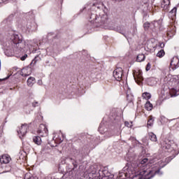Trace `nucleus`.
Segmentation results:
<instances>
[{
	"label": "nucleus",
	"instance_id": "a878e982",
	"mask_svg": "<svg viewBox=\"0 0 179 179\" xmlns=\"http://www.w3.org/2000/svg\"><path fill=\"white\" fill-rule=\"evenodd\" d=\"M155 120H153V117L152 116H149V120L148 121V127H152V125H153V122Z\"/></svg>",
	"mask_w": 179,
	"mask_h": 179
},
{
	"label": "nucleus",
	"instance_id": "f704fd0d",
	"mask_svg": "<svg viewBox=\"0 0 179 179\" xmlns=\"http://www.w3.org/2000/svg\"><path fill=\"white\" fill-rule=\"evenodd\" d=\"M21 75L22 76H29V74L24 73L23 71H22Z\"/></svg>",
	"mask_w": 179,
	"mask_h": 179
},
{
	"label": "nucleus",
	"instance_id": "79ce46f5",
	"mask_svg": "<svg viewBox=\"0 0 179 179\" xmlns=\"http://www.w3.org/2000/svg\"><path fill=\"white\" fill-rule=\"evenodd\" d=\"M159 173V171H155V173Z\"/></svg>",
	"mask_w": 179,
	"mask_h": 179
},
{
	"label": "nucleus",
	"instance_id": "dca6fc26",
	"mask_svg": "<svg viewBox=\"0 0 179 179\" xmlns=\"http://www.w3.org/2000/svg\"><path fill=\"white\" fill-rule=\"evenodd\" d=\"M33 142H34L36 145H41V142H42L41 137H40V136H34V137L33 138Z\"/></svg>",
	"mask_w": 179,
	"mask_h": 179
},
{
	"label": "nucleus",
	"instance_id": "39448f33",
	"mask_svg": "<svg viewBox=\"0 0 179 179\" xmlns=\"http://www.w3.org/2000/svg\"><path fill=\"white\" fill-rule=\"evenodd\" d=\"M37 132L40 136H47L48 135V129H47L45 124H41L39 125Z\"/></svg>",
	"mask_w": 179,
	"mask_h": 179
},
{
	"label": "nucleus",
	"instance_id": "1a4fd4ad",
	"mask_svg": "<svg viewBox=\"0 0 179 179\" xmlns=\"http://www.w3.org/2000/svg\"><path fill=\"white\" fill-rule=\"evenodd\" d=\"M134 78L135 81L140 85V83H142L143 82V76H142V72L138 71L134 73Z\"/></svg>",
	"mask_w": 179,
	"mask_h": 179
},
{
	"label": "nucleus",
	"instance_id": "4be33fe9",
	"mask_svg": "<svg viewBox=\"0 0 179 179\" xmlns=\"http://www.w3.org/2000/svg\"><path fill=\"white\" fill-rule=\"evenodd\" d=\"M148 162H149V159L148 158H144L141 161L140 164H138V167H141V166H146V164H148Z\"/></svg>",
	"mask_w": 179,
	"mask_h": 179
},
{
	"label": "nucleus",
	"instance_id": "a19ab883",
	"mask_svg": "<svg viewBox=\"0 0 179 179\" xmlns=\"http://www.w3.org/2000/svg\"><path fill=\"white\" fill-rule=\"evenodd\" d=\"M1 1H0V3L1 2H5V0H1Z\"/></svg>",
	"mask_w": 179,
	"mask_h": 179
},
{
	"label": "nucleus",
	"instance_id": "c03bdc74",
	"mask_svg": "<svg viewBox=\"0 0 179 179\" xmlns=\"http://www.w3.org/2000/svg\"><path fill=\"white\" fill-rule=\"evenodd\" d=\"M152 79L151 78H150L148 80H151Z\"/></svg>",
	"mask_w": 179,
	"mask_h": 179
},
{
	"label": "nucleus",
	"instance_id": "9d476101",
	"mask_svg": "<svg viewBox=\"0 0 179 179\" xmlns=\"http://www.w3.org/2000/svg\"><path fill=\"white\" fill-rule=\"evenodd\" d=\"M171 143H173V141L166 139L162 141L161 148L163 149V150H169V149L171 148Z\"/></svg>",
	"mask_w": 179,
	"mask_h": 179
},
{
	"label": "nucleus",
	"instance_id": "473e14b6",
	"mask_svg": "<svg viewBox=\"0 0 179 179\" xmlns=\"http://www.w3.org/2000/svg\"><path fill=\"white\" fill-rule=\"evenodd\" d=\"M124 124H125V127H127V128H131V127L132 126L131 125V124H129V122H125Z\"/></svg>",
	"mask_w": 179,
	"mask_h": 179
},
{
	"label": "nucleus",
	"instance_id": "a211bd4d",
	"mask_svg": "<svg viewBox=\"0 0 179 179\" xmlns=\"http://www.w3.org/2000/svg\"><path fill=\"white\" fill-rule=\"evenodd\" d=\"M36 82V78L34 77H29L27 80V85L28 86L31 87L33 85H34Z\"/></svg>",
	"mask_w": 179,
	"mask_h": 179
},
{
	"label": "nucleus",
	"instance_id": "f8f14e48",
	"mask_svg": "<svg viewBox=\"0 0 179 179\" xmlns=\"http://www.w3.org/2000/svg\"><path fill=\"white\" fill-rule=\"evenodd\" d=\"M143 27L145 30H148L149 27H151V29H155V27H157V22L154 21V22H152L151 23L147 22L144 23Z\"/></svg>",
	"mask_w": 179,
	"mask_h": 179
},
{
	"label": "nucleus",
	"instance_id": "a18cd8bd",
	"mask_svg": "<svg viewBox=\"0 0 179 179\" xmlns=\"http://www.w3.org/2000/svg\"><path fill=\"white\" fill-rule=\"evenodd\" d=\"M22 71H24V69H22Z\"/></svg>",
	"mask_w": 179,
	"mask_h": 179
},
{
	"label": "nucleus",
	"instance_id": "4468645a",
	"mask_svg": "<svg viewBox=\"0 0 179 179\" xmlns=\"http://www.w3.org/2000/svg\"><path fill=\"white\" fill-rule=\"evenodd\" d=\"M161 6L164 10H169L170 8V0H163Z\"/></svg>",
	"mask_w": 179,
	"mask_h": 179
},
{
	"label": "nucleus",
	"instance_id": "7c9ffc66",
	"mask_svg": "<svg viewBox=\"0 0 179 179\" xmlns=\"http://www.w3.org/2000/svg\"><path fill=\"white\" fill-rule=\"evenodd\" d=\"M27 27L28 30H31V31L36 30V28H33V27H30V26H29V24L27 25Z\"/></svg>",
	"mask_w": 179,
	"mask_h": 179
},
{
	"label": "nucleus",
	"instance_id": "aec40b11",
	"mask_svg": "<svg viewBox=\"0 0 179 179\" xmlns=\"http://www.w3.org/2000/svg\"><path fill=\"white\" fill-rule=\"evenodd\" d=\"M145 55L139 54L136 57V61L137 62H143V61H145Z\"/></svg>",
	"mask_w": 179,
	"mask_h": 179
},
{
	"label": "nucleus",
	"instance_id": "5701e85b",
	"mask_svg": "<svg viewBox=\"0 0 179 179\" xmlns=\"http://www.w3.org/2000/svg\"><path fill=\"white\" fill-rule=\"evenodd\" d=\"M142 96L143 99H145V100H150V99H152V94L148 92H144Z\"/></svg>",
	"mask_w": 179,
	"mask_h": 179
},
{
	"label": "nucleus",
	"instance_id": "c9c22d12",
	"mask_svg": "<svg viewBox=\"0 0 179 179\" xmlns=\"http://www.w3.org/2000/svg\"><path fill=\"white\" fill-rule=\"evenodd\" d=\"M9 77H6L3 79H0V82H2V80H6V79H8Z\"/></svg>",
	"mask_w": 179,
	"mask_h": 179
},
{
	"label": "nucleus",
	"instance_id": "7ed1b4c3",
	"mask_svg": "<svg viewBox=\"0 0 179 179\" xmlns=\"http://www.w3.org/2000/svg\"><path fill=\"white\" fill-rule=\"evenodd\" d=\"M87 155V150L86 149L83 148L81 150H78L74 155L75 159L70 158L72 162V164L73 165V170H75L78 168V163H80L85 159V157Z\"/></svg>",
	"mask_w": 179,
	"mask_h": 179
},
{
	"label": "nucleus",
	"instance_id": "bb28decb",
	"mask_svg": "<svg viewBox=\"0 0 179 179\" xmlns=\"http://www.w3.org/2000/svg\"><path fill=\"white\" fill-rule=\"evenodd\" d=\"M170 15H171V16H176V15L177 14V7H174L171 11H170Z\"/></svg>",
	"mask_w": 179,
	"mask_h": 179
},
{
	"label": "nucleus",
	"instance_id": "423d86ee",
	"mask_svg": "<svg viewBox=\"0 0 179 179\" xmlns=\"http://www.w3.org/2000/svg\"><path fill=\"white\" fill-rule=\"evenodd\" d=\"M27 129H29V124H22L21 127L19 129V130H17V134L20 139H22V138H23V136L27 134Z\"/></svg>",
	"mask_w": 179,
	"mask_h": 179
},
{
	"label": "nucleus",
	"instance_id": "2f4dec72",
	"mask_svg": "<svg viewBox=\"0 0 179 179\" xmlns=\"http://www.w3.org/2000/svg\"><path fill=\"white\" fill-rule=\"evenodd\" d=\"M27 58V54H25L22 57H20L21 61H24Z\"/></svg>",
	"mask_w": 179,
	"mask_h": 179
},
{
	"label": "nucleus",
	"instance_id": "c756f323",
	"mask_svg": "<svg viewBox=\"0 0 179 179\" xmlns=\"http://www.w3.org/2000/svg\"><path fill=\"white\" fill-rule=\"evenodd\" d=\"M150 68H151V64L150 63H148L146 65V68H145V71H150Z\"/></svg>",
	"mask_w": 179,
	"mask_h": 179
},
{
	"label": "nucleus",
	"instance_id": "f3484780",
	"mask_svg": "<svg viewBox=\"0 0 179 179\" xmlns=\"http://www.w3.org/2000/svg\"><path fill=\"white\" fill-rule=\"evenodd\" d=\"M145 108L148 110V111H152V110L153 109V105L150 103V101H147L145 105Z\"/></svg>",
	"mask_w": 179,
	"mask_h": 179
},
{
	"label": "nucleus",
	"instance_id": "c85d7f7f",
	"mask_svg": "<svg viewBox=\"0 0 179 179\" xmlns=\"http://www.w3.org/2000/svg\"><path fill=\"white\" fill-rule=\"evenodd\" d=\"M127 99L129 103H131V101L134 100V96L132 94H127Z\"/></svg>",
	"mask_w": 179,
	"mask_h": 179
},
{
	"label": "nucleus",
	"instance_id": "e433bc0d",
	"mask_svg": "<svg viewBox=\"0 0 179 179\" xmlns=\"http://www.w3.org/2000/svg\"><path fill=\"white\" fill-rule=\"evenodd\" d=\"M126 170H128L127 166H125L124 168H123V171H125Z\"/></svg>",
	"mask_w": 179,
	"mask_h": 179
},
{
	"label": "nucleus",
	"instance_id": "393cba45",
	"mask_svg": "<svg viewBox=\"0 0 179 179\" xmlns=\"http://www.w3.org/2000/svg\"><path fill=\"white\" fill-rule=\"evenodd\" d=\"M165 54L166 53L164 52V50H161L157 53V57H159V58H162V57H164Z\"/></svg>",
	"mask_w": 179,
	"mask_h": 179
},
{
	"label": "nucleus",
	"instance_id": "ea45409f",
	"mask_svg": "<svg viewBox=\"0 0 179 179\" xmlns=\"http://www.w3.org/2000/svg\"><path fill=\"white\" fill-rule=\"evenodd\" d=\"M168 36H169V37H171V35L170 34V33H168Z\"/></svg>",
	"mask_w": 179,
	"mask_h": 179
},
{
	"label": "nucleus",
	"instance_id": "cd10ccee",
	"mask_svg": "<svg viewBox=\"0 0 179 179\" xmlns=\"http://www.w3.org/2000/svg\"><path fill=\"white\" fill-rule=\"evenodd\" d=\"M121 29H117V31H118L119 33H120V34H123V36H124V37H126V38H128L129 36H127V35H125V34H124V27H121Z\"/></svg>",
	"mask_w": 179,
	"mask_h": 179
},
{
	"label": "nucleus",
	"instance_id": "58836bf2",
	"mask_svg": "<svg viewBox=\"0 0 179 179\" xmlns=\"http://www.w3.org/2000/svg\"><path fill=\"white\" fill-rule=\"evenodd\" d=\"M42 83H41V81H38V85H41Z\"/></svg>",
	"mask_w": 179,
	"mask_h": 179
},
{
	"label": "nucleus",
	"instance_id": "4c0bfd02",
	"mask_svg": "<svg viewBox=\"0 0 179 179\" xmlns=\"http://www.w3.org/2000/svg\"><path fill=\"white\" fill-rule=\"evenodd\" d=\"M160 47H164V43H161Z\"/></svg>",
	"mask_w": 179,
	"mask_h": 179
},
{
	"label": "nucleus",
	"instance_id": "20e7f679",
	"mask_svg": "<svg viewBox=\"0 0 179 179\" xmlns=\"http://www.w3.org/2000/svg\"><path fill=\"white\" fill-rule=\"evenodd\" d=\"M155 177V174L152 172L151 170H149L148 172L146 170L141 171L136 176H133V179H150Z\"/></svg>",
	"mask_w": 179,
	"mask_h": 179
},
{
	"label": "nucleus",
	"instance_id": "49530a36",
	"mask_svg": "<svg viewBox=\"0 0 179 179\" xmlns=\"http://www.w3.org/2000/svg\"><path fill=\"white\" fill-rule=\"evenodd\" d=\"M6 1H8V0H5V2H6Z\"/></svg>",
	"mask_w": 179,
	"mask_h": 179
},
{
	"label": "nucleus",
	"instance_id": "72a5a7b5",
	"mask_svg": "<svg viewBox=\"0 0 179 179\" xmlns=\"http://www.w3.org/2000/svg\"><path fill=\"white\" fill-rule=\"evenodd\" d=\"M36 104H38V102L36 101V102L32 103L33 107H37Z\"/></svg>",
	"mask_w": 179,
	"mask_h": 179
},
{
	"label": "nucleus",
	"instance_id": "f257e3e1",
	"mask_svg": "<svg viewBox=\"0 0 179 179\" xmlns=\"http://www.w3.org/2000/svg\"><path fill=\"white\" fill-rule=\"evenodd\" d=\"M8 41L4 43V54L7 57H12L13 54H19L27 50L26 41H23L22 35L16 34L13 31L7 34Z\"/></svg>",
	"mask_w": 179,
	"mask_h": 179
},
{
	"label": "nucleus",
	"instance_id": "ddd939ff",
	"mask_svg": "<svg viewBox=\"0 0 179 179\" xmlns=\"http://www.w3.org/2000/svg\"><path fill=\"white\" fill-rule=\"evenodd\" d=\"M11 158L8 155H3L0 157V163L3 164H8L10 162Z\"/></svg>",
	"mask_w": 179,
	"mask_h": 179
},
{
	"label": "nucleus",
	"instance_id": "412c9836",
	"mask_svg": "<svg viewBox=\"0 0 179 179\" xmlns=\"http://www.w3.org/2000/svg\"><path fill=\"white\" fill-rule=\"evenodd\" d=\"M40 61V57L38 55L36 56L34 59L32 60V62L30 64L31 66H34L36 64H37V62Z\"/></svg>",
	"mask_w": 179,
	"mask_h": 179
},
{
	"label": "nucleus",
	"instance_id": "f03ea898",
	"mask_svg": "<svg viewBox=\"0 0 179 179\" xmlns=\"http://www.w3.org/2000/svg\"><path fill=\"white\" fill-rule=\"evenodd\" d=\"M90 24L92 28L101 27L106 29L108 26V17L107 15L99 17L92 14L90 17Z\"/></svg>",
	"mask_w": 179,
	"mask_h": 179
},
{
	"label": "nucleus",
	"instance_id": "9b49d317",
	"mask_svg": "<svg viewBox=\"0 0 179 179\" xmlns=\"http://www.w3.org/2000/svg\"><path fill=\"white\" fill-rule=\"evenodd\" d=\"M171 66H172V69H177L179 68V59L178 57L175 56L173 57L171 62Z\"/></svg>",
	"mask_w": 179,
	"mask_h": 179
},
{
	"label": "nucleus",
	"instance_id": "0eeeda50",
	"mask_svg": "<svg viewBox=\"0 0 179 179\" xmlns=\"http://www.w3.org/2000/svg\"><path fill=\"white\" fill-rule=\"evenodd\" d=\"M122 68L118 67L113 71V77L116 80H121L122 79Z\"/></svg>",
	"mask_w": 179,
	"mask_h": 179
},
{
	"label": "nucleus",
	"instance_id": "6ab92c4d",
	"mask_svg": "<svg viewBox=\"0 0 179 179\" xmlns=\"http://www.w3.org/2000/svg\"><path fill=\"white\" fill-rule=\"evenodd\" d=\"M149 139L152 141V142H157V137L156 134H154L153 132L149 133Z\"/></svg>",
	"mask_w": 179,
	"mask_h": 179
},
{
	"label": "nucleus",
	"instance_id": "6e6552de",
	"mask_svg": "<svg viewBox=\"0 0 179 179\" xmlns=\"http://www.w3.org/2000/svg\"><path fill=\"white\" fill-rule=\"evenodd\" d=\"M90 173L89 177L92 179H97V166H91L89 169Z\"/></svg>",
	"mask_w": 179,
	"mask_h": 179
},
{
	"label": "nucleus",
	"instance_id": "37998d69",
	"mask_svg": "<svg viewBox=\"0 0 179 179\" xmlns=\"http://www.w3.org/2000/svg\"><path fill=\"white\" fill-rule=\"evenodd\" d=\"M33 25H34V26H36V23L34 22Z\"/></svg>",
	"mask_w": 179,
	"mask_h": 179
},
{
	"label": "nucleus",
	"instance_id": "2eb2a0df",
	"mask_svg": "<svg viewBox=\"0 0 179 179\" xmlns=\"http://www.w3.org/2000/svg\"><path fill=\"white\" fill-rule=\"evenodd\" d=\"M98 131L100 132V134H106L107 132V128H106V125H104V122H101L100 124Z\"/></svg>",
	"mask_w": 179,
	"mask_h": 179
},
{
	"label": "nucleus",
	"instance_id": "b1692460",
	"mask_svg": "<svg viewBox=\"0 0 179 179\" xmlns=\"http://www.w3.org/2000/svg\"><path fill=\"white\" fill-rule=\"evenodd\" d=\"M127 157H129L128 162H129V163H131V164H134V162L136 160V156L130 157L129 153L127 154Z\"/></svg>",
	"mask_w": 179,
	"mask_h": 179
}]
</instances>
